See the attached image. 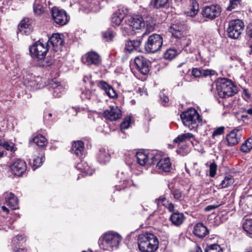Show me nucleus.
I'll return each mask as SVG.
<instances>
[{
  "label": "nucleus",
  "mask_w": 252,
  "mask_h": 252,
  "mask_svg": "<svg viewBox=\"0 0 252 252\" xmlns=\"http://www.w3.org/2000/svg\"><path fill=\"white\" fill-rule=\"evenodd\" d=\"M155 22L151 17H146L145 20L142 17L136 15L133 17H127L125 23L122 24V30L124 35L132 34L136 30L141 29L146 27V30L152 31L155 27Z\"/></svg>",
  "instance_id": "nucleus-1"
},
{
  "label": "nucleus",
  "mask_w": 252,
  "mask_h": 252,
  "mask_svg": "<svg viewBox=\"0 0 252 252\" xmlns=\"http://www.w3.org/2000/svg\"><path fill=\"white\" fill-rule=\"evenodd\" d=\"M138 244L142 252H154L158 248V241L153 234L143 233L139 235Z\"/></svg>",
  "instance_id": "nucleus-2"
},
{
  "label": "nucleus",
  "mask_w": 252,
  "mask_h": 252,
  "mask_svg": "<svg viewBox=\"0 0 252 252\" xmlns=\"http://www.w3.org/2000/svg\"><path fill=\"white\" fill-rule=\"evenodd\" d=\"M121 240L122 237L119 234L114 231H108L99 238L98 244L101 249L111 251L114 248H118Z\"/></svg>",
  "instance_id": "nucleus-3"
},
{
  "label": "nucleus",
  "mask_w": 252,
  "mask_h": 252,
  "mask_svg": "<svg viewBox=\"0 0 252 252\" xmlns=\"http://www.w3.org/2000/svg\"><path fill=\"white\" fill-rule=\"evenodd\" d=\"M182 121L190 130H195L201 123V119L197 111L194 108H189L180 115Z\"/></svg>",
  "instance_id": "nucleus-4"
},
{
  "label": "nucleus",
  "mask_w": 252,
  "mask_h": 252,
  "mask_svg": "<svg viewBox=\"0 0 252 252\" xmlns=\"http://www.w3.org/2000/svg\"><path fill=\"white\" fill-rule=\"evenodd\" d=\"M217 89L218 94L221 98L231 96L236 94V87L227 79L221 78L217 82Z\"/></svg>",
  "instance_id": "nucleus-5"
},
{
  "label": "nucleus",
  "mask_w": 252,
  "mask_h": 252,
  "mask_svg": "<svg viewBox=\"0 0 252 252\" xmlns=\"http://www.w3.org/2000/svg\"><path fill=\"white\" fill-rule=\"evenodd\" d=\"M163 44L162 36L158 34L149 36L145 44V50L147 53H155L160 50Z\"/></svg>",
  "instance_id": "nucleus-6"
},
{
  "label": "nucleus",
  "mask_w": 252,
  "mask_h": 252,
  "mask_svg": "<svg viewBox=\"0 0 252 252\" xmlns=\"http://www.w3.org/2000/svg\"><path fill=\"white\" fill-rule=\"evenodd\" d=\"M244 27L243 22L239 19L230 21L227 29L228 36L233 39L238 38L243 30Z\"/></svg>",
  "instance_id": "nucleus-7"
},
{
  "label": "nucleus",
  "mask_w": 252,
  "mask_h": 252,
  "mask_svg": "<svg viewBox=\"0 0 252 252\" xmlns=\"http://www.w3.org/2000/svg\"><path fill=\"white\" fill-rule=\"evenodd\" d=\"M49 48L47 45L37 41L30 48L31 53L38 60L43 59L45 57Z\"/></svg>",
  "instance_id": "nucleus-8"
},
{
  "label": "nucleus",
  "mask_w": 252,
  "mask_h": 252,
  "mask_svg": "<svg viewBox=\"0 0 252 252\" xmlns=\"http://www.w3.org/2000/svg\"><path fill=\"white\" fill-rule=\"evenodd\" d=\"M221 12V8L219 5H211L203 7L201 14L206 18L214 20L220 15Z\"/></svg>",
  "instance_id": "nucleus-9"
},
{
  "label": "nucleus",
  "mask_w": 252,
  "mask_h": 252,
  "mask_svg": "<svg viewBox=\"0 0 252 252\" xmlns=\"http://www.w3.org/2000/svg\"><path fill=\"white\" fill-rule=\"evenodd\" d=\"M51 13L52 18L56 24L63 26L68 23L69 19L64 10L54 7L52 8Z\"/></svg>",
  "instance_id": "nucleus-10"
},
{
  "label": "nucleus",
  "mask_w": 252,
  "mask_h": 252,
  "mask_svg": "<svg viewBox=\"0 0 252 252\" xmlns=\"http://www.w3.org/2000/svg\"><path fill=\"white\" fill-rule=\"evenodd\" d=\"M134 64L136 69L142 74L146 75L150 71L151 63L149 60L142 56L135 58Z\"/></svg>",
  "instance_id": "nucleus-11"
},
{
  "label": "nucleus",
  "mask_w": 252,
  "mask_h": 252,
  "mask_svg": "<svg viewBox=\"0 0 252 252\" xmlns=\"http://www.w3.org/2000/svg\"><path fill=\"white\" fill-rule=\"evenodd\" d=\"M242 138V129L235 128L232 130L226 137L227 145L229 146H233L238 144Z\"/></svg>",
  "instance_id": "nucleus-12"
},
{
  "label": "nucleus",
  "mask_w": 252,
  "mask_h": 252,
  "mask_svg": "<svg viewBox=\"0 0 252 252\" xmlns=\"http://www.w3.org/2000/svg\"><path fill=\"white\" fill-rule=\"evenodd\" d=\"M64 43L63 35L58 33H53L49 38L47 45L48 48L51 47L54 48V50H57L58 48H61Z\"/></svg>",
  "instance_id": "nucleus-13"
},
{
  "label": "nucleus",
  "mask_w": 252,
  "mask_h": 252,
  "mask_svg": "<svg viewBox=\"0 0 252 252\" xmlns=\"http://www.w3.org/2000/svg\"><path fill=\"white\" fill-rule=\"evenodd\" d=\"M10 168L14 175L20 176L26 171L27 164L24 160L17 159L10 166Z\"/></svg>",
  "instance_id": "nucleus-14"
},
{
  "label": "nucleus",
  "mask_w": 252,
  "mask_h": 252,
  "mask_svg": "<svg viewBox=\"0 0 252 252\" xmlns=\"http://www.w3.org/2000/svg\"><path fill=\"white\" fill-rule=\"evenodd\" d=\"M121 110L117 106H112L103 112L104 117L110 121H116L121 117Z\"/></svg>",
  "instance_id": "nucleus-15"
},
{
  "label": "nucleus",
  "mask_w": 252,
  "mask_h": 252,
  "mask_svg": "<svg viewBox=\"0 0 252 252\" xmlns=\"http://www.w3.org/2000/svg\"><path fill=\"white\" fill-rule=\"evenodd\" d=\"M85 56L86 58V63L87 65H98L101 62L99 55L95 52H89L86 54Z\"/></svg>",
  "instance_id": "nucleus-16"
},
{
  "label": "nucleus",
  "mask_w": 252,
  "mask_h": 252,
  "mask_svg": "<svg viewBox=\"0 0 252 252\" xmlns=\"http://www.w3.org/2000/svg\"><path fill=\"white\" fill-rule=\"evenodd\" d=\"M97 85L100 89L105 92L109 97L114 98L117 96V94L114 89L106 82L99 81L97 83Z\"/></svg>",
  "instance_id": "nucleus-17"
},
{
  "label": "nucleus",
  "mask_w": 252,
  "mask_h": 252,
  "mask_svg": "<svg viewBox=\"0 0 252 252\" xmlns=\"http://www.w3.org/2000/svg\"><path fill=\"white\" fill-rule=\"evenodd\" d=\"M19 32L26 35L29 34L32 31L30 21L28 18L23 19L19 24Z\"/></svg>",
  "instance_id": "nucleus-18"
},
{
  "label": "nucleus",
  "mask_w": 252,
  "mask_h": 252,
  "mask_svg": "<svg viewBox=\"0 0 252 252\" xmlns=\"http://www.w3.org/2000/svg\"><path fill=\"white\" fill-rule=\"evenodd\" d=\"M193 233L198 238H203L208 234L209 231L202 223H198L194 225Z\"/></svg>",
  "instance_id": "nucleus-19"
},
{
  "label": "nucleus",
  "mask_w": 252,
  "mask_h": 252,
  "mask_svg": "<svg viewBox=\"0 0 252 252\" xmlns=\"http://www.w3.org/2000/svg\"><path fill=\"white\" fill-rule=\"evenodd\" d=\"M126 13L122 9H119L114 12L111 17V22L114 26H118L125 18Z\"/></svg>",
  "instance_id": "nucleus-20"
},
{
  "label": "nucleus",
  "mask_w": 252,
  "mask_h": 252,
  "mask_svg": "<svg viewBox=\"0 0 252 252\" xmlns=\"http://www.w3.org/2000/svg\"><path fill=\"white\" fill-rule=\"evenodd\" d=\"M84 151V143L82 141H74L72 145L71 151L78 157L83 155Z\"/></svg>",
  "instance_id": "nucleus-21"
},
{
  "label": "nucleus",
  "mask_w": 252,
  "mask_h": 252,
  "mask_svg": "<svg viewBox=\"0 0 252 252\" xmlns=\"http://www.w3.org/2000/svg\"><path fill=\"white\" fill-rule=\"evenodd\" d=\"M157 168L164 172H169L171 169V163L169 158L160 159L157 163Z\"/></svg>",
  "instance_id": "nucleus-22"
},
{
  "label": "nucleus",
  "mask_w": 252,
  "mask_h": 252,
  "mask_svg": "<svg viewBox=\"0 0 252 252\" xmlns=\"http://www.w3.org/2000/svg\"><path fill=\"white\" fill-rule=\"evenodd\" d=\"M170 219L173 224L179 226L184 220V216L182 213H174L171 216Z\"/></svg>",
  "instance_id": "nucleus-23"
},
{
  "label": "nucleus",
  "mask_w": 252,
  "mask_h": 252,
  "mask_svg": "<svg viewBox=\"0 0 252 252\" xmlns=\"http://www.w3.org/2000/svg\"><path fill=\"white\" fill-rule=\"evenodd\" d=\"M141 44V41L139 40H133L127 41L126 43L125 49L129 52L134 50L138 49Z\"/></svg>",
  "instance_id": "nucleus-24"
},
{
  "label": "nucleus",
  "mask_w": 252,
  "mask_h": 252,
  "mask_svg": "<svg viewBox=\"0 0 252 252\" xmlns=\"http://www.w3.org/2000/svg\"><path fill=\"white\" fill-rule=\"evenodd\" d=\"M98 160L102 163H105L110 159V156L105 149H100L98 154Z\"/></svg>",
  "instance_id": "nucleus-25"
},
{
  "label": "nucleus",
  "mask_w": 252,
  "mask_h": 252,
  "mask_svg": "<svg viewBox=\"0 0 252 252\" xmlns=\"http://www.w3.org/2000/svg\"><path fill=\"white\" fill-rule=\"evenodd\" d=\"M137 162L142 166L148 164V154L143 152H137L136 154Z\"/></svg>",
  "instance_id": "nucleus-26"
},
{
  "label": "nucleus",
  "mask_w": 252,
  "mask_h": 252,
  "mask_svg": "<svg viewBox=\"0 0 252 252\" xmlns=\"http://www.w3.org/2000/svg\"><path fill=\"white\" fill-rule=\"evenodd\" d=\"M252 149V137L248 138L241 145L240 150L244 153H248Z\"/></svg>",
  "instance_id": "nucleus-27"
},
{
  "label": "nucleus",
  "mask_w": 252,
  "mask_h": 252,
  "mask_svg": "<svg viewBox=\"0 0 252 252\" xmlns=\"http://www.w3.org/2000/svg\"><path fill=\"white\" fill-rule=\"evenodd\" d=\"M5 203L8 205H15L18 203V199L13 193H6L4 194Z\"/></svg>",
  "instance_id": "nucleus-28"
},
{
  "label": "nucleus",
  "mask_w": 252,
  "mask_h": 252,
  "mask_svg": "<svg viewBox=\"0 0 252 252\" xmlns=\"http://www.w3.org/2000/svg\"><path fill=\"white\" fill-rule=\"evenodd\" d=\"M54 63V60L50 57L43 58V59L38 60L37 65L40 67H47L51 66Z\"/></svg>",
  "instance_id": "nucleus-29"
},
{
  "label": "nucleus",
  "mask_w": 252,
  "mask_h": 252,
  "mask_svg": "<svg viewBox=\"0 0 252 252\" xmlns=\"http://www.w3.org/2000/svg\"><path fill=\"white\" fill-rule=\"evenodd\" d=\"M194 135L191 133H186L178 135L173 141L175 143L180 144L184 142L187 139L192 138Z\"/></svg>",
  "instance_id": "nucleus-30"
},
{
  "label": "nucleus",
  "mask_w": 252,
  "mask_h": 252,
  "mask_svg": "<svg viewBox=\"0 0 252 252\" xmlns=\"http://www.w3.org/2000/svg\"><path fill=\"white\" fill-rule=\"evenodd\" d=\"M32 141L36 145L40 147H43L47 144V141L45 137L42 135H38L33 137Z\"/></svg>",
  "instance_id": "nucleus-31"
},
{
  "label": "nucleus",
  "mask_w": 252,
  "mask_h": 252,
  "mask_svg": "<svg viewBox=\"0 0 252 252\" xmlns=\"http://www.w3.org/2000/svg\"><path fill=\"white\" fill-rule=\"evenodd\" d=\"M115 33L109 29L102 33L103 38L106 41H112L115 37Z\"/></svg>",
  "instance_id": "nucleus-32"
},
{
  "label": "nucleus",
  "mask_w": 252,
  "mask_h": 252,
  "mask_svg": "<svg viewBox=\"0 0 252 252\" xmlns=\"http://www.w3.org/2000/svg\"><path fill=\"white\" fill-rule=\"evenodd\" d=\"M26 242V239L22 235H17L13 238L12 241V249L14 248H17V246H19L20 244H23Z\"/></svg>",
  "instance_id": "nucleus-33"
},
{
  "label": "nucleus",
  "mask_w": 252,
  "mask_h": 252,
  "mask_svg": "<svg viewBox=\"0 0 252 252\" xmlns=\"http://www.w3.org/2000/svg\"><path fill=\"white\" fill-rule=\"evenodd\" d=\"M160 160V156L156 153L148 154V164L152 165L157 163Z\"/></svg>",
  "instance_id": "nucleus-34"
},
{
  "label": "nucleus",
  "mask_w": 252,
  "mask_h": 252,
  "mask_svg": "<svg viewBox=\"0 0 252 252\" xmlns=\"http://www.w3.org/2000/svg\"><path fill=\"white\" fill-rule=\"evenodd\" d=\"M205 252H223L221 247L218 244H212L207 246Z\"/></svg>",
  "instance_id": "nucleus-35"
},
{
  "label": "nucleus",
  "mask_w": 252,
  "mask_h": 252,
  "mask_svg": "<svg viewBox=\"0 0 252 252\" xmlns=\"http://www.w3.org/2000/svg\"><path fill=\"white\" fill-rule=\"evenodd\" d=\"M177 52L174 49H167L164 53V58L168 60L173 59L177 55Z\"/></svg>",
  "instance_id": "nucleus-36"
},
{
  "label": "nucleus",
  "mask_w": 252,
  "mask_h": 252,
  "mask_svg": "<svg viewBox=\"0 0 252 252\" xmlns=\"http://www.w3.org/2000/svg\"><path fill=\"white\" fill-rule=\"evenodd\" d=\"M169 0H152L151 3L154 8H159L164 6Z\"/></svg>",
  "instance_id": "nucleus-37"
},
{
  "label": "nucleus",
  "mask_w": 252,
  "mask_h": 252,
  "mask_svg": "<svg viewBox=\"0 0 252 252\" xmlns=\"http://www.w3.org/2000/svg\"><path fill=\"white\" fill-rule=\"evenodd\" d=\"M44 160V155L42 154H39L38 156L33 160V166L35 167V168L40 166Z\"/></svg>",
  "instance_id": "nucleus-38"
},
{
  "label": "nucleus",
  "mask_w": 252,
  "mask_h": 252,
  "mask_svg": "<svg viewBox=\"0 0 252 252\" xmlns=\"http://www.w3.org/2000/svg\"><path fill=\"white\" fill-rule=\"evenodd\" d=\"M234 182V179L232 176H229L226 177L221 182V186L222 188H225L232 185Z\"/></svg>",
  "instance_id": "nucleus-39"
},
{
  "label": "nucleus",
  "mask_w": 252,
  "mask_h": 252,
  "mask_svg": "<svg viewBox=\"0 0 252 252\" xmlns=\"http://www.w3.org/2000/svg\"><path fill=\"white\" fill-rule=\"evenodd\" d=\"M243 228L247 233L252 234V219L247 220L243 223Z\"/></svg>",
  "instance_id": "nucleus-40"
},
{
  "label": "nucleus",
  "mask_w": 252,
  "mask_h": 252,
  "mask_svg": "<svg viewBox=\"0 0 252 252\" xmlns=\"http://www.w3.org/2000/svg\"><path fill=\"white\" fill-rule=\"evenodd\" d=\"M33 11L35 14L37 15H41L44 12V5L39 4V3H34L33 4Z\"/></svg>",
  "instance_id": "nucleus-41"
},
{
  "label": "nucleus",
  "mask_w": 252,
  "mask_h": 252,
  "mask_svg": "<svg viewBox=\"0 0 252 252\" xmlns=\"http://www.w3.org/2000/svg\"><path fill=\"white\" fill-rule=\"evenodd\" d=\"M84 164H86V163L85 162L81 161V162L77 163V164L76 166V167L78 170H80L81 172H84L88 174H89V167L87 165L86 166H84Z\"/></svg>",
  "instance_id": "nucleus-42"
},
{
  "label": "nucleus",
  "mask_w": 252,
  "mask_h": 252,
  "mask_svg": "<svg viewBox=\"0 0 252 252\" xmlns=\"http://www.w3.org/2000/svg\"><path fill=\"white\" fill-rule=\"evenodd\" d=\"M2 146L7 151H9L12 153H14L17 150L16 147L13 143L5 142Z\"/></svg>",
  "instance_id": "nucleus-43"
},
{
  "label": "nucleus",
  "mask_w": 252,
  "mask_h": 252,
  "mask_svg": "<svg viewBox=\"0 0 252 252\" xmlns=\"http://www.w3.org/2000/svg\"><path fill=\"white\" fill-rule=\"evenodd\" d=\"M171 32L173 36L177 38H180L182 35V30L179 28L177 29L176 25H173L171 27Z\"/></svg>",
  "instance_id": "nucleus-44"
},
{
  "label": "nucleus",
  "mask_w": 252,
  "mask_h": 252,
  "mask_svg": "<svg viewBox=\"0 0 252 252\" xmlns=\"http://www.w3.org/2000/svg\"><path fill=\"white\" fill-rule=\"evenodd\" d=\"M131 123V118L130 117H126L121 124V128L122 129H127Z\"/></svg>",
  "instance_id": "nucleus-45"
},
{
  "label": "nucleus",
  "mask_w": 252,
  "mask_h": 252,
  "mask_svg": "<svg viewBox=\"0 0 252 252\" xmlns=\"http://www.w3.org/2000/svg\"><path fill=\"white\" fill-rule=\"evenodd\" d=\"M240 4L238 0H231L229 2V5L226 8L228 11H231L233 9H236L238 5Z\"/></svg>",
  "instance_id": "nucleus-46"
},
{
  "label": "nucleus",
  "mask_w": 252,
  "mask_h": 252,
  "mask_svg": "<svg viewBox=\"0 0 252 252\" xmlns=\"http://www.w3.org/2000/svg\"><path fill=\"white\" fill-rule=\"evenodd\" d=\"M81 97L83 100L86 99H90L93 96V93L92 91L89 90H87L83 91L81 94Z\"/></svg>",
  "instance_id": "nucleus-47"
},
{
  "label": "nucleus",
  "mask_w": 252,
  "mask_h": 252,
  "mask_svg": "<svg viewBox=\"0 0 252 252\" xmlns=\"http://www.w3.org/2000/svg\"><path fill=\"white\" fill-rule=\"evenodd\" d=\"M217 165L215 163H212L209 166V175L211 177H214L216 174Z\"/></svg>",
  "instance_id": "nucleus-48"
},
{
  "label": "nucleus",
  "mask_w": 252,
  "mask_h": 252,
  "mask_svg": "<svg viewBox=\"0 0 252 252\" xmlns=\"http://www.w3.org/2000/svg\"><path fill=\"white\" fill-rule=\"evenodd\" d=\"M224 130V127L223 126H220L218 127L216 129L214 130V132L212 133V137L214 138L216 136L220 135L223 133Z\"/></svg>",
  "instance_id": "nucleus-49"
},
{
  "label": "nucleus",
  "mask_w": 252,
  "mask_h": 252,
  "mask_svg": "<svg viewBox=\"0 0 252 252\" xmlns=\"http://www.w3.org/2000/svg\"><path fill=\"white\" fill-rule=\"evenodd\" d=\"M252 199V195H247L245 192L243 193L240 198V202L242 203H248L249 200Z\"/></svg>",
  "instance_id": "nucleus-50"
},
{
  "label": "nucleus",
  "mask_w": 252,
  "mask_h": 252,
  "mask_svg": "<svg viewBox=\"0 0 252 252\" xmlns=\"http://www.w3.org/2000/svg\"><path fill=\"white\" fill-rule=\"evenodd\" d=\"M182 191L179 189H176L172 192L173 197L176 200L180 199L182 196Z\"/></svg>",
  "instance_id": "nucleus-51"
},
{
  "label": "nucleus",
  "mask_w": 252,
  "mask_h": 252,
  "mask_svg": "<svg viewBox=\"0 0 252 252\" xmlns=\"http://www.w3.org/2000/svg\"><path fill=\"white\" fill-rule=\"evenodd\" d=\"M191 74L195 77H199L202 76L201 69L197 68H194L192 70Z\"/></svg>",
  "instance_id": "nucleus-52"
},
{
  "label": "nucleus",
  "mask_w": 252,
  "mask_h": 252,
  "mask_svg": "<svg viewBox=\"0 0 252 252\" xmlns=\"http://www.w3.org/2000/svg\"><path fill=\"white\" fill-rule=\"evenodd\" d=\"M228 206H224L223 207H222L220 209V210L219 213V215L220 216H224L229 213V209H227Z\"/></svg>",
  "instance_id": "nucleus-53"
},
{
  "label": "nucleus",
  "mask_w": 252,
  "mask_h": 252,
  "mask_svg": "<svg viewBox=\"0 0 252 252\" xmlns=\"http://www.w3.org/2000/svg\"><path fill=\"white\" fill-rule=\"evenodd\" d=\"M202 76H207L214 74V71L211 69H201Z\"/></svg>",
  "instance_id": "nucleus-54"
},
{
  "label": "nucleus",
  "mask_w": 252,
  "mask_h": 252,
  "mask_svg": "<svg viewBox=\"0 0 252 252\" xmlns=\"http://www.w3.org/2000/svg\"><path fill=\"white\" fill-rule=\"evenodd\" d=\"M52 87L54 90V93L57 92L58 91L60 90V89H62V88L60 83H53L52 85Z\"/></svg>",
  "instance_id": "nucleus-55"
},
{
  "label": "nucleus",
  "mask_w": 252,
  "mask_h": 252,
  "mask_svg": "<svg viewBox=\"0 0 252 252\" xmlns=\"http://www.w3.org/2000/svg\"><path fill=\"white\" fill-rule=\"evenodd\" d=\"M166 201V198L163 196H160L156 200V203L158 205H160L161 203V205H165Z\"/></svg>",
  "instance_id": "nucleus-56"
},
{
  "label": "nucleus",
  "mask_w": 252,
  "mask_h": 252,
  "mask_svg": "<svg viewBox=\"0 0 252 252\" xmlns=\"http://www.w3.org/2000/svg\"><path fill=\"white\" fill-rule=\"evenodd\" d=\"M244 207L242 208V210H245V212L244 213V215L245 216L252 214V208L251 209V210H250V208L249 207V206H243Z\"/></svg>",
  "instance_id": "nucleus-57"
},
{
  "label": "nucleus",
  "mask_w": 252,
  "mask_h": 252,
  "mask_svg": "<svg viewBox=\"0 0 252 252\" xmlns=\"http://www.w3.org/2000/svg\"><path fill=\"white\" fill-rule=\"evenodd\" d=\"M247 34L250 37L252 38V24H249L247 28Z\"/></svg>",
  "instance_id": "nucleus-58"
},
{
  "label": "nucleus",
  "mask_w": 252,
  "mask_h": 252,
  "mask_svg": "<svg viewBox=\"0 0 252 252\" xmlns=\"http://www.w3.org/2000/svg\"><path fill=\"white\" fill-rule=\"evenodd\" d=\"M191 15L193 16L196 15V14L197 13V11L198 10V4H196L195 5L193 6V8L191 9Z\"/></svg>",
  "instance_id": "nucleus-59"
},
{
  "label": "nucleus",
  "mask_w": 252,
  "mask_h": 252,
  "mask_svg": "<svg viewBox=\"0 0 252 252\" xmlns=\"http://www.w3.org/2000/svg\"><path fill=\"white\" fill-rule=\"evenodd\" d=\"M13 252H27V250L25 248H13Z\"/></svg>",
  "instance_id": "nucleus-60"
},
{
  "label": "nucleus",
  "mask_w": 252,
  "mask_h": 252,
  "mask_svg": "<svg viewBox=\"0 0 252 252\" xmlns=\"http://www.w3.org/2000/svg\"><path fill=\"white\" fill-rule=\"evenodd\" d=\"M218 206H207L205 209L204 210L206 212L210 211L212 210H213L217 208Z\"/></svg>",
  "instance_id": "nucleus-61"
},
{
  "label": "nucleus",
  "mask_w": 252,
  "mask_h": 252,
  "mask_svg": "<svg viewBox=\"0 0 252 252\" xmlns=\"http://www.w3.org/2000/svg\"><path fill=\"white\" fill-rule=\"evenodd\" d=\"M46 0H35L34 3H39V4H41L42 5H45Z\"/></svg>",
  "instance_id": "nucleus-62"
},
{
  "label": "nucleus",
  "mask_w": 252,
  "mask_h": 252,
  "mask_svg": "<svg viewBox=\"0 0 252 252\" xmlns=\"http://www.w3.org/2000/svg\"><path fill=\"white\" fill-rule=\"evenodd\" d=\"M32 78H34L35 77H31V78L30 79V80H29V78H27V79L28 80V82H31V84H30V86H34L35 84V82L37 81L36 80H33V81H34L35 82H32Z\"/></svg>",
  "instance_id": "nucleus-63"
},
{
  "label": "nucleus",
  "mask_w": 252,
  "mask_h": 252,
  "mask_svg": "<svg viewBox=\"0 0 252 252\" xmlns=\"http://www.w3.org/2000/svg\"><path fill=\"white\" fill-rule=\"evenodd\" d=\"M1 209L3 212H5L6 214L8 213L9 210L7 208L5 207V206H1Z\"/></svg>",
  "instance_id": "nucleus-64"
}]
</instances>
